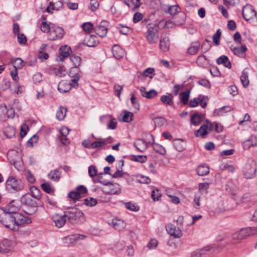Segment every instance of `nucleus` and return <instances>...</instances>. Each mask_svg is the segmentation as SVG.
<instances>
[{"instance_id":"a878e982","label":"nucleus","mask_w":257,"mask_h":257,"mask_svg":"<svg viewBox=\"0 0 257 257\" xmlns=\"http://www.w3.org/2000/svg\"><path fill=\"white\" fill-rule=\"evenodd\" d=\"M173 145L179 152L183 151L185 148V143L183 140L176 139L173 141Z\"/></svg>"},{"instance_id":"e2e57ef3","label":"nucleus","mask_w":257,"mask_h":257,"mask_svg":"<svg viewBox=\"0 0 257 257\" xmlns=\"http://www.w3.org/2000/svg\"><path fill=\"white\" fill-rule=\"evenodd\" d=\"M27 180L31 183H33L35 182V178L34 176L30 171H27L25 174Z\"/></svg>"},{"instance_id":"13d9d810","label":"nucleus","mask_w":257,"mask_h":257,"mask_svg":"<svg viewBox=\"0 0 257 257\" xmlns=\"http://www.w3.org/2000/svg\"><path fill=\"white\" fill-rule=\"evenodd\" d=\"M68 196L74 200H78L81 197L79 193L77 192L76 191L70 192L68 194Z\"/></svg>"},{"instance_id":"6e6552de","label":"nucleus","mask_w":257,"mask_h":257,"mask_svg":"<svg viewBox=\"0 0 257 257\" xmlns=\"http://www.w3.org/2000/svg\"><path fill=\"white\" fill-rule=\"evenodd\" d=\"M213 128V124L208 120H206L205 122L200 126L199 130L196 131L195 136L197 137H201L204 138L208 133V132L211 131Z\"/></svg>"},{"instance_id":"ddd939ff","label":"nucleus","mask_w":257,"mask_h":257,"mask_svg":"<svg viewBox=\"0 0 257 257\" xmlns=\"http://www.w3.org/2000/svg\"><path fill=\"white\" fill-rule=\"evenodd\" d=\"M52 219L57 227L61 228L65 224L67 219L65 214L64 215L56 214L52 216Z\"/></svg>"},{"instance_id":"393cba45","label":"nucleus","mask_w":257,"mask_h":257,"mask_svg":"<svg viewBox=\"0 0 257 257\" xmlns=\"http://www.w3.org/2000/svg\"><path fill=\"white\" fill-rule=\"evenodd\" d=\"M200 46V43L198 41L193 42L191 44V46L187 49V52L190 55L195 54Z\"/></svg>"},{"instance_id":"052dcab7","label":"nucleus","mask_w":257,"mask_h":257,"mask_svg":"<svg viewBox=\"0 0 257 257\" xmlns=\"http://www.w3.org/2000/svg\"><path fill=\"white\" fill-rule=\"evenodd\" d=\"M220 169L222 171L226 170L228 172H233L235 169L233 166L227 164L222 165Z\"/></svg>"},{"instance_id":"603ef678","label":"nucleus","mask_w":257,"mask_h":257,"mask_svg":"<svg viewBox=\"0 0 257 257\" xmlns=\"http://www.w3.org/2000/svg\"><path fill=\"white\" fill-rule=\"evenodd\" d=\"M180 8L178 5H174L170 7L168 9L169 14L172 15H176L180 12Z\"/></svg>"},{"instance_id":"4468645a","label":"nucleus","mask_w":257,"mask_h":257,"mask_svg":"<svg viewBox=\"0 0 257 257\" xmlns=\"http://www.w3.org/2000/svg\"><path fill=\"white\" fill-rule=\"evenodd\" d=\"M206 97L204 96H202V98L200 97H196L193 98V99L190 100L189 102V105L191 107H194L197 106L199 104L202 106V107L204 108L207 105Z\"/></svg>"},{"instance_id":"473e14b6","label":"nucleus","mask_w":257,"mask_h":257,"mask_svg":"<svg viewBox=\"0 0 257 257\" xmlns=\"http://www.w3.org/2000/svg\"><path fill=\"white\" fill-rule=\"evenodd\" d=\"M172 98V95L169 93L168 95H162L160 100L164 104L172 105L173 103Z\"/></svg>"},{"instance_id":"774afa93","label":"nucleus","mask_w":257,"mask_h":257,"mask_svg":"<svg viewBox=\"0 0 257 257\" xmlns=\"http://www.w3.org/2000/svg\"><path fill=\"white\" fill-rule=\"evenodd\" d=\"M157 94L158 93L155 90L152 89L147 92L145 97L148 99H151L157 96Z\"/></svg>"},{"instance_id":"37998d69","label":"nucleus","mask_w":257,"mask_h":257,"mask_svg":"<svg viewBox=\"0 0 257 257\" xmlns=\"http://www.w3.org/2000/svg\"><path fill=\"white\" fill-rule=\"evenodd\" d=\"M54 24L50 23L49 24L45 22H43L41 25V30L44 33H49L50 29H51V26H53Z\"/></svg>"},{"instance_id":"5701e85b","label":"nucleus","mask_w":257,"mask_h":257,"mask_svg":"<svg viewBox=\"0 0 257 257\" xmlns=\"http://www.w3.org/2000/svg\"><path fill=\"white\" fill-rule=\"evenodd\" d=\"M196 171L199 176H204L209 173V168L205 164L200 165L197 168Z\"/></svg>"},{"instance_id":"412c9836","label":"nucleus","mask_w":257,"mask_h":257,"mask_svg":"<svg viewBox=\"0 0 257 257\" xmlns=\"http://www.w3.org/2000/svg\"><path fill=\"white\" fill-rule=\"evenodd\" d=\"M216 63L217 64H223L225 67L229 69L231 68V64L228 58L225 55H222L217 59Z\"/></svg>"},{"instance_id":"6e6d98bb","label":"nucleus","mask_w":257,"mask_h":257,"mask_svg":"<svg viewBox=\"0 0 257 257\" xmlns=\"http://www.w3.org/2000/svg\"><path fill=\"white\" fill-rule=\"evenodd\" d=\"M86 205L89 206H94L97 203V200L93 198H86L84 200Z\"/></svg>"},{"instance_id":"9d476101","label":"nucleus","mask_w":257,"mask_h":257,"mask_svg":"<svg viewBox=\"0 0 257 257\" xmlns=\"http://www.w3.org/2000/svg\"><path fill=\"white\" fill-rule=\"evenodd\" d=\"M243 17L246 21L252 19L256 16V13L253 7L250 5H246L242 8Z\"/></svg>"},{"instance_id":"b1692460","label":"nucleus","mask_w":257,"mask_h":257,"mask_svg":"<svg viewBox=\"0 0 257 257\" xmlns=\"http://www.w3.org/2000/svg\"><path fill=\"white\" fill-rule=\"evenodd\" d=\"M240 79L243 86L245 88L247 87L249 85V81L248 80V73L246 69L242 71Z\"/></svg>"},{"instance_id":"c756f323","label":"nucleus","mask_w":257,"mask_h":257,"mask_svg":"<svg viewBox=\"0 0 257 257\" xmlns=\"http://www.w3.org/2000/svg\"><path fill=\"white\" fill-rule=\"evenodd\" d=\"M190 91L187 90L182 92L179 94L180 99L183 104L186 105L188 103L190 97Z\"/></svg>"},{"instance_id":"c85d7f7f","label":"nucleus","mask_w":257,"mask_h":257,"mask_svg":"<svg viewBox=\"0 0 257 257\" xmlns=\"http://www.w3.org/2000/svg\"><path fill=\"white\" fill-rule=\"evenodd\" d=\"M15 69H21L25 65V63L21 58H17L11 60Z\"/></svg>"},{"instance_id":"aec40b11","label":"nucleus","mask_w":257,"mask_h":257,"mask_svg":"<svg viewBox=\"0 0 257 257\" xmlns=\"http://www.w3.org/2000/svg\"><path fill=\"white\" fill-rule=\"evenodd\" d=\"M115 185L110 183L107 187L102 188L101 190L105 194H118L120 191L115 190L114 189Z\"/></svg>"},{"instance_id":"0e129e2a","label":"nucleus","mask_w":257,"mask_h":257,"mask_svg":"<svg viewBox=\"0 0 257 257\" xmlns=\"http://www.w3.org/2000/svg\"><path fill=\"white\" fill-rule=\"evenodd\" d=\"M80 75L79 73H76L75 76H74V78L72 80V83H70L71 87L73 86V87H77L78 86V81L79 80Z\"/></svg>"},{"instance_id":"a211bd4d","label":"nucleus","mask_w":257,"mask_h":257,"mask_svg":"<svg viewBox=\"0 0 257 257\" xmlns=\"http://www.w3.org/2000/svg\"><path fill=\"white\" fill-rule=\"evenodd\" d=\"M112 52L115 58L120 59L123 57L124 51L119 46L115 45L112 48Z\"/></svg>"},{"instance_id":"4c0bfd02","label":"nucleus","mask_w":257,"mask_h":257,"mask_svg":"<svg viewBox=\"0 0 257 257\" xmlns=\"http://www.w3.org/2000/svg\"><path fill=\"white\" fill-rule=\"evenodd\" d=\"M111 224L113 227L116 229L119 230L124 227L123 221L117 218L113 219L112 221Z\"/></svg>"},{"instance_id":"680f3d73","label":"nucleus","mask_w":257,"mask_h":257,"mask_svg":"<svg viewBox=\"0 0 257 257\" xmlns=\"http://www.w3.org/2000/svg\"><path fill=\"white\" fill-rule=\"evenodd\" d=\"M38 140V137L36 135H34L31 137L27 142L28 147H33L34 144H36Z\"/></svg>"},{"instance_id":"69168bd1","label":"nucleus","mask_w":257,"mask_h":257,"mask_svg":"<svg viewBox=\"0 0 257 257\" xmlns=\"http://www.w3.org/2000/svg\"><path fill=\"white\" fill-rule=\"evenodd\" d=\"M18 42L20 44H25L27 41V39L25 35L23 34H18L17 35Z\"/></svg>"},{"instance_id":"8fccbe9b","label":"nucleus","mask_w":257,"mask_h":257,"mask_svg":"<svg viewBox=\"0 0 257 257\" xmlns=\"http://www.w3.org/2000/svg\"><path fill=\"white\" fill-rule=\"evenodd\" d=\"M153 148L156 152L159 153L160 154L164 155L166 153L165 148L158 144H154Z\"/></svg>"},{"instance_id":"5fc2aeb1","label":"nucleus","mask_w":257,"mask_h":257,"mask_svg":"<svg viewBox=\"0 0 257 257\" xmlns=\"http://www.w3.org/2000/svg\"><path fill=\"white\" fill-rule=\"evenodd\" d=\"M151 197L154 201L158 200L161 197V194L159 189L153 190L152 192Z\"/></svg>"},{"instance_id":"bf43d9fd","label":"nucleus","mask_w":257,"mask_h":257,"mask_svg":"<svg viewBox=\"0 0 257 257\" xmlns=\"http://www.w3.org/2000/svg\"><path fill=\"white\" fill-rule=\"evenodd\" d=\"M241 233V235L243 237V239L246 237L251 235L250 229L249 228H242L239 230Z\"/></svg>"},{"instance_id":"2f4dec72","label":"nucleus","mask_w":257,"mask_h":257,"mask_svg":"<svg viewBox=\"0 0 257 257\" xmlns=\"http://www.w3.org/2000/svg\"><path fill=\"white\" fill-rule=\"evenodd\" d=\"M67 108L61 106L57 111L56 118L59 120H63L66 116Z\"/></svg>"},{"instance_id":"0eeeda50","label":"nucleus","mask_w":257,"mask_h":257,"mask_svg":"<svg viewBox=\"0 0 257 257\" xmlns=\"http://www.w3.org/2000/svg\"><path fill=\"white\" fill-rule=\"evenodd\" d=\"M64 214L70 222H74L83 216V212L77 208H71L64 212Z\"/></svg>"},{"instance_id":"58836bf2","label":"nucleus","mask_w":257,"mask_h":257,"mask_svg":"<svg viewBox=\"0 0 257 257\" xmlns=\"http://www.w3.org/2000/svg\"><path fill=\"white\" fill-rule=\"evenodd\" d=\"M247 49L245 46L234 47L232 49L233 53L238 56H242L246 51Z\"/></svg>"},{"instance_id":"e433bc0d","label":"nucleus","mask_w":257,"mask_h":257,"mask_svg":"<svg viewBox=\"0 0 257 257\" xmlns=\"http://www.w3.org/2000/svg\"><path fill=\"white\" fill-rule=\"evenodd\" d=\"M123 115L121 119L119 117L118 119L120 121H122L126 122H129L132 120V117L134 116V114L132 112L127 111L124 110L123 112Z\"/></svg>"},{"instance_id":"2eb2a0df","label":"nucleus","mask_w":257,"mask_h":257,"mask_svg":"<svg viewBox=\"0 0 257 257\" xmlns=\"http://www.w3.org/2000/svg\"><path fill=\"white\" fill-rule=\"evenodd\" d=\"M106 21L101 22L100 24L96 26L94 28V31L99 36L103 37L106 36L107 33V29L105 26Z\"/></svg>"},{"instance_id":"a18cd8bd","label":"nucleus","mask_w":257,"mask_h":257,"mask_svg":"<svg viewBox=\"0 0 257 257\" xmlns=\"http://www.w3.org/2000/svg\"><path fill=\"white\" fill-rule=\"evenodd\" d=\"M97 140L91 144V149H99L105 145V142L103 141L102 138H98Z\"/></svg>"},{"instance_id":"39448f33","label":"nucleus","mask_w":257,"mask_h":257,"mask_svg":"<svg viewBox=\"0 0 257 257\" xmlns=\"http://www.w3.org/2000/svg\"><path fill=\"white\" fill-rule=\"evenodd\" d=\"M51 27L50 32H49L48 35V39L50 41H56L61 39L65 34L64 29L62 27L56 26L55 25Z\"/></svg>"},{"instance_id":"ea45409f","label":"nucleus","mask_w":257,"mask_h":257,"mask_svg":"<svg viewBox=\"0 0 257 257\" xmlns=\"http://www.w3.org/2000/svg\"><path fill=\"white\" fill-rule=\"evenodd\" d=\"M118 31L123 35H127L132 32V29L123 25H119L116 27Z\"/></svg>"},{"instance_id":"f3484780","label":"nucleus","mask_w":257,"mask_h":257,"mask_svg":"<svg viewBox=\"0 0 257 257\" xmlns=\"http://www.w3.org/2000/svg\"><path fill=\"white\" fill-rule=\"evenodd\" d=\"M98 43V40L95 35H87L84 39V44L88 47H94Z\"/></svg>"},{"instance_id":"09e8293b","label":"nucleus","mask_w":257,"mask_h":257,"mask_svg":"<svg viewBox=\"0 0 257 257\" xmlns=\"http://www.w3.org/2000/svg\"><path fill=\"white\" fill-rule=\"evenodd\" d=\"M42 189L47 193H53L54 189L51 187V185L48 183H44L41 184Z\"/></svg>"},{"instance_id":"338daca9","label":"nucleus","mask_w":257,"mask_h":257,"mask_svg":"<svg viewBox=\"0 0 257 257\" xmlns=\"http://www.w3.org/2000/svg\"><path fill=\"white\" fill-rule=\"evenodd\" d=\"M143 18V15L140 12H136L134 15L133 22L135 23H137L142 20Z\"/></svg>"},{"instance_id":"a19ab883","label":"nucleus","mask_w":257,"mask_h":257,"mask_svg":"<svg viewBox=\"0 0 257 257\" xmlns=\"http://www.w3.org/2000/svg\"><path fill=\"white\" fill-rule=\"evenodd\" d=\"M54 73L59 77H63L66 74V71L64 67L61 66L58 68H54L53 70Z\"/></svg>"},{"instance_id":"de8ad7c7","label":"nucleus","mask_w":257,"mask_h":257,"mask_svg":"<svg viewBox=\"0 0 257 257\" xmlns=\"http://www.w3.org/2000/svg\"><path fill=\"white\" fill-rule=\"evenodd\" d=\"M82 28L84 31L88 33H90L92 30L94 28L92 23L90 22H86L82 24Z\"/></svg>"},{"instance_id":"3c124183","label":"nucleus","mask_w":257,"mask_h":257,"mask_svg":"<svg viewBox=\"0 0 257 257\" xmlns=\"http://www.w3.org/2000/svg\"><path fill=\"white\" fill-rule=\"evenodd\" d=\"M125 207L128 210L133 211H137L139 210V206L136 205L131 202H127L125 203Z\"/></svg>"},{"instance_id":"f8f14e48","label":"nucleus","mask_w":257,"mask_h":257,"mask_svg":"<svg viewBox=\"0 0 257 257\" xmlns=\"http://www.w3.org/2000/svg\"><path fill=\"white\" fill-rule=\"evenodd\" d=\"M13 250L14 246L11 241L5 239L0 242V253H8L12 252Z\"/></svg>"},{"instance_id":"4be33fe9","label":"nucleus","mask_w":257,"mask_h":257,"mask_svg":"<svg viewBox=\"0 0 257 257\" xmlns=\"http://www.w3.org/2000/svg\"><path fill=\"white\" fill-rule=\"evenodd\" d=\"M70 83H67L64 81H61L58 86V89L60 92L66 93L71 89Z\"/></svg>"},{"instance_id":"f257e3e1","label":"nucleus","mask_w":257,"mask_h":257,"mask_svg":"<svg viewBox=\"0 0 257 257\" xmlns=\"http://www.w3.org/2000/svg\"><path fill=\"white\" fill-rule=\"evenodd\" d=\"M0 213V223L11 230L17 231L19 226L31 222L30 219L7 208H2Z\"/></svg>"},{"instance_id":"6ab92c4d","label":"nucleus","mask_w":257,"mask_h":257,"mask_svg":"<svg viewBox=\"0 0 257 257\" xmlns=\"http://www.w3.org/2000/svg\"><path fill=\"white\" fill-rule=\"evenodd\" d=\"M134 146L138 150L143 152L147 148V143L143 140L138 139L134 142Z\"/></svg>"},{"instance_id":"f03ea898","label":"nucleus","mask_w":257,"mask_h":257,"mask_svg":"<svg viewBox=\"0 0 257 257\" xmlns=\"http://www.w3.org/2000/svg\"><path fill=\"white\" fill-rule=\"evenodd\" d=\"M21 202L23 209L26 214L32 215L37 211L38 204L30 193H26L22 196Z\"/></svg>"},{"instance_id":"72a5a7b5","label":"nucleus","mask_w":257,"mask_h":257,"mask_svg":"<svg viewBox=\"0 0 257 257\" xmlns=\"http://www.w3.org/2000/svg\"><path fill=\"white\" fill-rule=\"evenodd\" d=\"M49 179L55 181H58L60 178V172L59 170L56 169L51 171L48 174Z\"/></svg>"},{"instance_id":"4d7b16f0","label":"nucleus","mask_w":257,"mask_h":257,"mask_svg":"<svg viewBox=\"0 0 257 257\" xmlns=\"http://www.w3.org/2000/svg\"><path fill=\"white\" fill-rule=\"evenodd\" d=\"M221 36V32L219 30H218L216 33L214 34L213 36V41L214 44L218 46L220 42V37Z\"/></svg>"},{"instance_id":"cd10ccee","label":"nucleus","mask_w":257,"mask_h":257,"mask_svg":"<svg viewBox=\"0 0 257 257\" xmlns=\"http://www.w3.org/2000/svg\"><path fill=\"white\" fill-rule=\"evenodd\" d=\"M70 60L74 65V67L72 68L70 72V73L71 74V71H72L75 70H77V71H78L77 68L80 65L81 59L79 56L73 55L70 57Z\"/></svg>"},{"instance_id":"79ce46f5","label":"nucleus","mask_w":257,"mask_h":257,"mask_svg":"<svg viewBox=\"0 0 257 257\" xmlns=\"http://www.w3.org/2000/svg\"><path fill=\"white\" fill-rule=\"evenodd\" d=\"M123 162L124 161L123 160H120L119 162V168L117 169V171L115 172L112 175V177L113 178H117L118 177H122L123 173L122 172V167L123 166Z\"/></svg>"},{"instance_id":"c9c22d12","label":"nucleus","mask_w":257,"mask_h":257,"mask_svg":"<svg viewBox=\"0 0 257 257\" xmlns=\"http://www.w3.org/2000/svg\"><path fill=\"white\" fill-rule=\"evenodd\" d=\"M154 123L158 127H164L167 125L166 120L162 117H157L153 119Z\"/></svg>"},{"instance_id":"dca6fc26","label":"nucleus","mask_w":257,"mask_h":257,"mask_svg":"<svg viewBox=\"0 0 257 257\" xmlns=\"http://www.w3.org/2000/svg\"><path fill=\"white\" fill-rule=\"evenodd\" d=\"M60 132L61 134L59 137V141L64 145L69 144V141L66 137L69 134V130L66 127H64L60 130Z\"/></svg>"},{"instance_id":"f704fd0d","label":"nucleus","mask_w":257,"mask_h":257,"mask_svg":"<svg viewBox=\"0 0 257 257\" xmlns=\"http://www.w3.org/2000/svg\"><path fill=\"white\" fill-rule=\"evenodd\" d=\"M31 194L33 198L39 200L42 196L41 191L37 187L32 186L30 188Z\"/></svg>"},{"instance_id":"20e7f679","label":"nucleus","mask_w":257,"mask_h":257,"mask_svg":"<svg viewBox=\"0 0 257 257\" xmlns=\"http://www.w3.org/2000/svg\"><path fill=\"white\" fill-rule=\"evenodd\" d=\"M10 163L15 166L17 170H20L23 166L22 158L18 152L15 150H10L7 154Z\"/></svg>"},{"instance_id":"9b49d317","label":"nucleus","mask_w":257,"mask_h":257,"mask_svg":"<svg viewBox=\"0 0 257 257\" xmlns=\"http://www.w3.org/2000/svg\"><path fill=\"white\" fill-rule=\"evenodd\" d=\"M167 232L175 238H180L182 236V232L179 227H176L172 224H168L166 225Z\"/></svg>"},{"instance_id":"423d86ee","label":"nucleus","mask_w":257,"mask_h":257,"mask_svg":"<svg viewBox=\"0 0 257 257\" xmlns=\"http://www.w3.org/2000/svg\"><path fill=\"white\" fill-rule=\"evenodd\" d=\"M6 187L11 191H19L23 188V184L20 180H17L12 176H10L6 181Z\"/></svg>"},{"instance_id":"864d4df0","label":"nucleus","mask_w":257,"mask_h":257,"mask_svg":"<svg viewBox=\"0 0 257 257\" xmlns=\"http://www.w3.org/2000/svg\"><path fill=\"white\" fill-rule=\"evenodd\" d=\"M88 174L90 177H93L97 175V170L94 165H91L88 168Z\"/></svg>"},{"instance_id":"7ed1b4c3","label":"nucleus","mask_w":257,"mask_h":257,"mask_svg":"<svg viewBox=\"0 0 257 257\" xmlns=\"http://www.w3.org/2000/svg\"><path fill=\"white\" fill-rule=\"evenodd\" d=\"M145 37L149 44L156 43L159 38L158 27L155 25H149L145 34Z\"/></svg>"},{"instance_id":"1a4fd4ad","label":"nucleus","mask_w":257,"mask_h":257,"mask_svg":"<svg viewBox=\"0 0 257 257\" xmlns=\"http://www.w3.org/2000/svg\"><path fill=\"white\" fill-rule=\"evenodd\" d=\"M256 168L253 161L247 163L245 166L243 174L246 179H251L255 175Z\"/></svg>"},{"instance_id":"bb28decb","label":"nucleus","mask_w":257,"mask_h":257,"mask_svg":"<svg viewBox=\"0 0 257 257\" xmlns=\"http://www.w3.org/2000/svg\"><path fill=\"white\" fill-rule=\"evenodd\" d=\"M160 48L164 52H166L169 50V42L168 37H164L160 39Z\"/></svg>"},{"instance_id":"7c9ffc66","label":"nucleus","mask_w":257,"mask_h":257,"mask_svg":"<svg viewBox=\"0 0 257 257\" xmlns=\"http://www.w3.org/2000/svg\"><path fill=\"white\" fill-rule=\"evenodd\" d=\"M69 49L70 48H68L66 46L62 47L60 49L59 58H60V60L61 61H62V62L63 61L64 59L65 58H67V57H68V56L69 55Z\"/></svg>"},{"instance_id":"c03bdc74","label":"nucleus","mask_w":257,"mask_h":257,"mask_svg":"<svg viewBox=\"0 0 257 257\" xmlns=\"http://www.w3.org/2000/svg\"><path fill=\"white\" fill-rule=\"evenodd\" d=\"M201 116L198 113L193 114L191 117V122L194 125H197L201 122Z\"/></svg>"},{"instance_id":"49530a36","label":"nucleus","mask_w":257,"mask_h":257,"mask_svg":"<svg viewBox=\"0 0 257 257\" xmlns=\"http://www.w3.org/2000/svg\"><path fill=\"white\" fill-rule=\"evenodd\" d=\"M197 63L198 65L204 67L205 65H207L208 60L205 56L201 55L198 57Z\"/></svg>"}]
</instances>
